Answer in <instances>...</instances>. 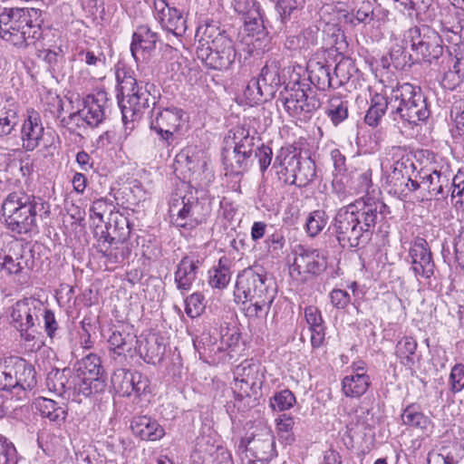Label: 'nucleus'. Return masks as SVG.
Listing matches in <instances>:
<instances>
[{
    "mask_svg": "<svg viewBox=\"0 0 464 464\" xmlns=\"http://www.w3.org/2000/svg\"><path fill=\"white\" fill-rule=\"evenodd\" d=\"M326 266V259L319 250L301 248L290 266V274L292 276H295V273L298 276H318L325 270Z\"/></svg>",
    "mask_w": 464,
    "mask_h": 464,
    "instance_id": "2eb2a0df",
    "label": "nucleus"
},
{
    "mask_svg": "<svg viewBox=\"0 0 464 464\" xmlns=\"http://www.w3.org/2000/svg\"><path fill=\"white\" fill-rule=\"evenodd\" d=\"M234 10L242 16L246 30L251 34H260L266 30L265 20L256 0H233Z\"/></svg>",
    "mask_w": 464,
    "mask_h": 464,
    "instance_id": "f3484780",
    "label": "nucleus"
},
{
    "mask_svg": "<svg viewBox=\"0 0 464 464\" xmlns=\"http://www.w3.org/2000/svg\"><path fill=\"white\" fill-rule=\"evenodd\" d=\"M304 318L311 333V345L314 349L321 347L325 339V325L321 311L314 305L304 308Z\"/></svg>",
    "mask_w": 464,
    "mask_h": 464,
    "instance_id": "c85d7f7f",
    "label": "nucleus"
},
{
    "mask_svg": "<svg viewBox=\"0 0 464 464\" xmlns=\"http://www.w3.org/2000/svg\"><path fill=\"white\" fill-rule=\"evenodd\" d=\"M117 79L122 95V99L119 100V106L124 123L139 119L145 109L150 104H156V87L153 83L138 82L125 72L122 78L118 72Z\"/></svg>",
    "mask_w": 464,
    "mask_h": 464,
    "instance_id": "20e7f679",
    "label": "nucleus"
},
{
    "mask_svg": "<svg viewBox=\"0 0 464 464\" xmlns=\"http://www.w3.org/2000/svg\"><path fill=\"white\" fill-rule=\"evenodd\" d=\"M258 80L264 90V101L273 98L281 85L278 62L274 60L266 63L261 70Z\"/></svg>",
    "mask_w": 464,
    "mask_h": 464,
    "instance_id": "2f4dec72",
    "label": "nucleus"
},
{
    "mask_svg": "<svg viewBox=\"0 0 464 464\" xmlns=\"http://www.w3.org/2000/svg\"><path fill=\"white\" fill-rule=\"evenodd\" d=\"M135 338L136 336L130 333L114 331L109 337L108 343L114 353L121 355L131 351Z\"/></svg>",
    "mask_w": 464,
    "mask_h": 464,
    "instance_id": "4d7b16f0",
    "label": "nucleus"
},
{
    "mask_svg": "<svg viewBox=\"0 0 464 464\" xmlns=\"http://www.w3.org/2000/svg\"><path fill=\"white\" fill-rule=\"evenodd\" d=\"M69 374L70 372L65 369L50 372L46 378L48 390L58 396L70 400L69 395L72 392L70 391L71 375Z\"/></svg>",
    "mask_w": 464,
    "mask_h": 464,
    "instance_id": "37998d69",
    "label": "nucleus"
},
{
    "mask_svg": "<svg viewBox=\"0 0 464 464\" xmlns=\"http://www.w3.org/2000/svg\"><path fill=\"white\" fill-rule=\"evenodd\" d=\"M70 388L72 393L69 398L73 401L82 402L84 398L102 392L106 388V382L105 379H89L73 373L71 375Z\"/></svg>",
    "mask_w": 464,
    "mask_h": 464,
    "instance_id": "412c9836",
    "label": "nucleus"
},
{
    "mask_svg": "<svg viewBox=\"0 0 464 464\" xmlns=\"http://www.w3.org/2000/svg\"><path fill=\"white\" fill-rule=\"evenodd\" d=\"M44 304L34 298L17 301L11 313L12 323L17 331L31 330L40 324Z\"/></svg>",
    "mask_w": 464,
    "mask_h": 464,
    "instance_id": "ddd939ff",
    "label": "nucleus"
},
{
    "mask_svg": "<svg viewBox=\"0 0 464 464\" xmlns=\"http://www.w3.org/2000/svg\"><path fill=\"white\" fill-rule=\"evenodd\" d=\"M14 395L22 399L36 387V372L34 367L23 358L14 357Z\"/></svg>",
    "mask_w": 464,
    "mask_h": 464,
    "instance_id": "6ab92c4d",
    "label": "nucleus"
},
{
    "mask_svg": "<svg viewBox=\"0 0 464 464\" xmlns=\"http://www.w3.org/2000/svg\"><path fill=\"white\" fill-rule=\"evenodd\" d=\"M239 453H245L248 464L270 460L276 455L275 437L266 426H260L250 435L242 438L237 445Z\"/></svg>",
    "mask_w": 464,
    "mask_h": 464,
    "instance_id": "9b49d317",
    "label": "nucleus"
},
{
    "mask_svg": "<svg viewBox=\"0 0 464 464\" xmlns=\"http://www.w3.org/2000/svg\"><path fill=\"white\" fill-rule=\"evenodd\" d=\"M130 428L133 434L143 440L155 441L165 435V430L160 423L146 415L133 418Z\"/></svg>",
    "mask_w": 464,
    "mask_h": 464,
    "instance_id": "cd10ccee",
    "label": "nucleus"
},
{
    "mask_svg": "<svg viewBox=\"0 0 464 464\" xmlns=\"http://www.w3.org/2000/svg\"><path fill=\"white\" fill-rule=\"evenodd\" d=\"M295 403L294 393L285 389L276 392L270 400V406L274 411H284L289 410Z\"/></svg>",
    "mask_w": 464,
    "mask_h": 464,
    "instance_id": "69168bd1",
    "label": "nucleus"
},
{
    "mask_svg": "<svg viewBox=\"0 0 464 464\" xmlns=\"http://www.w3.org/2000/svg\"><path fill=\"white\" fill-rule=\"evenodd\" d=\"M373 4L370 1H362L361 5L355 10V13L341 14L339 19L352 25L357 24H368L374 19Z\"/></svg>",
    "mask_w": 464,
    "mask_h": 464,
    "instance_id": "49530a36",
    "label": "nucleus"
},
{
    "mask_svg": "<svg viewBox=\"0 0 464 464\" xmlns=\"http://www.w3.org/2000/svg\"><path fill=\"white\" fill-rule=\"evenodd\" d=\"M276 102H280L291 117L303 121H309L322 104L317 95L304 92L299 83H295L290 90L285 88V92H281Z\"/></svg>",
    "mask_w": 464,
    "mask_h": 464,
    "instance_id": "9d476101",
    "label": "nucleus"
},
{
    "mask_svg": "<svg viewBox=\"0 0 464 464\" xmlns=\"http://www.w3.org/2000/svg\"><path fill=\"white\" fill-rule=\"evenodd\" d=\"M328 223V216L324 210L317 209L311 212L305 223L307 234L314 237L319 235Z\"/></svg>",
    "mask_w": 464,
    "mask_h": 464,
    "instance_id": "e2e57ef3",
    "label": "nucleus"
},
{
    "mask_svg": "<svg viewBox=\"0 0 464 464\" xmlns=\"http://www.w3.org/2000/svg\"><path fill=\"white\" fill-rule=\"evenodd\" d=\"M39 33V26L37 24H30L25 27L23 25L16 27L13 26L5 34L2 30L0 31V37L7 42H10L15 46L23 47L29 44L28 40L36 38Z\"/></svg>",
    "mask_w": 464,
    "mask_h": 464,
    "instance_id": "4c0bfd02",
    "label": "nucleus"
},
{
    "mask_svg": "<svg viewBox=\"0 0 464 464\" xmlns=\"http://www.w3.org/2000/svg\"><path fill=\"white\" fill-rule=\"evenodd\" d=\"M9 249L11 250L15 262L18 266L16 270L20 271V274L24 270L30 271L34 266V259L33 251L27 249L21 242L14 241L10 244Z\"/></svg>",
    "mask_w": 464,
    "mask_h": 464,
    "instance_id": "3c124183",
    "label": "nucleus"
},
{
    "mask_svg": "<svg viewBox=\"0 0 464 464\" xmlns=\"http://www.w3.org/2000/svg\"><path fill=\"white\" fill-rule=\"evenodd\" d=\"M359 70L356 68L354 62L351 58L343 57L334 67L333 74L334 89L343 86L350 82H353Z\"/></svg>",
    "mask_w": 464,
    "mask_h": 464,
    "instance_id": "a19ab883",
    "label": "nucleus"
},
{
    "mask_svg": "<svg viewBox=\"0 0 464 464\" xmlns=\"http://www.w3.org/2000/svg\"><path fill=\"white\" fill-rule=\"evenodd\" d=\"M414 164L410 159H401L393 162L387 176L390 192L399 198H405L409 194L408 182L411 181V173L413 172Z\"/></svg>",
    "mask_w": 464,
    "mask_h": 464,
    "instance_id": "dca6fc26",
    "label": "nucleus"
},
{
    "mask_svg": "<svg viewBox=\"0 0 464 464\" xmlns=\"http://www.w3.org/2000/svg\"><path fill=\"white\" fill-rule=\"evenodd\" d=\"M132 381L130 382L129 390L130 396L134 395L135 397H140L143 394L150 392V381L147 376L143 375L141 372L133 371L131 375Z\"/></svg>",
    "mask_w": 464,
    "mask_h": 464,
    "instance_id": "338daca9",
    "label": "nucleus"
},
{
    "mask_svg": "<svg viewBox=\"0 0 464 464\" xmlns=\"http://www.w3.org/2000/svg\"><path fill=\"white\" fill-rule=\"evenodd\" d=\"M133 371L126 370L123 368L117 369L114 371L111 377V382L115 392L121 396L130 397L129 390L130 382L132 381L131 375Z\"/></svg>",
    "mask_w": 464,
    "mask_h": 464,
    "instance_id": "052dcab7",
    "label": "nucleus"
},
{
    "mask_svg": "<svg viewBox=\"0 0 464 464\" xmlns=\"http://www.w3.org/2000/svg\"><path fill=\"white\" fill-rule=\"evenodd\" d=\"M234 378L251 382L255 392L261 390L265 382V375L258 362L252 361H244L237 366L234 372Z\"/></svg>",
    "mask_w": 464,
    "mask_h": 464,
    "instance_id": "f704fd0d",
    "label": "nucleus"
},
{
    "mask_svg": "<svg viewBox=\"0 0 464 464\" xmlns=\"http://www.w3.org/2000/svg\"><path fill=\"white\" fill-rule=\"evenodd\" d=\"M14 395L22 399L36 387V372L34 367L23 358L14 357Z\"/></svg>",
    "mask_w": 464,
    "mask_h": 464,
    "instance_id": "a211bd4d",
    "label": "nucleus"
},
{
    "mask_svg": "<svg viewBox=\"0 0 464 464\" xmlns=\"http://www.w3.org/2000/svg\"><path fill=\"white\" fill-rule=\"evenodd\" d=\"M395 96L392 104V117L403 126L417 125L430 114L427 98L419 86L405 82L394 87Z\"/></svg>",
    "mask_w": 464,
    "mask_h": 464,
    "instance_id": "423d86ee",
    "label": "nucleus"
},
{
    "mask_svg": "<svg viewBox=\"0 0 464 464\" xmlns=\"http://www.w3.org/2000/svg\"><path fill=\"white\" fill-rule=\"evenodd\" d=\"M161 27L176 38L181 37L187 30V21L182 13L175 7L167 8V14L160 16Z\"/></svg>",
    "mask_w": 464,
    "mask_h": 464,
    "instance_id": "e433bc0d",
    "label": "nucleus"
},
{
    "mask_svg": "<svg viewBox=\"0 0 464 464\" xmlns=\"http://www.w3.org/2000/svg\"><path fill=\"white\" fill-rule=\"evenodd\" d=\"M32 14H35L36 12L26 8H5L0 14V31L5 34L13 26L19 28L33 24Z\"/></svg>",
    "mask_w": 464,
    "mask_h": 464,
    "instance_id": "7c9ffc66",
    "label": "nucleus"
},
{
    "mask_svg": "<svg viewBox=\"0 0 464 464\" xmlns=\"http://www.w3.org/2000/svg\"><path fill=\"white\" fill-rule=\"evenodd\" d=\"M390 59L392 66L397 70H404L410 67L414 61V55L406 52L403 44H395L390 51Z\"/></svg>",
    "mask_w": 464,
    "mask_h": 464,
    "instance_id": "680f3d73",
    "label": "nucleus"
},
{
    "mask_svg": "<svg viewBox=\"0 0 464 464\" xmlns=\"http://www.w3.org/2000/svg\"><path fill=\"white\" fill-rule=\"evenodd\" d=\"M401 420L405 425L422 430L430 425V420L419 411L414 405H410L404 410L401 414Z\"/></svg>",
    "mask_w": 464,
    "mask_h": 464,
    "instance_id": "bf43d9fd",
    "label": "nucleus"
},
{
    "mask_svg": "<svg viewBox=\"0 0 464 464\" xmlns=\"http://www.w3.org/2000/svg\"><path fill=\"white\" fill-rule=\"evenodd\" d=\"M9 249L11 250L15 262L18 266L16 270L20 271V274L24 270L30 271L34 266V259L33 251L27 249L21 242L14 241L10 244Z\"/></svg>",
    "mask_w": 464,
    "mask_h": 464,
    "instance_id": "603ef678",
    "label": "nucleus"
},
{
    "mask_svg": "<svg viewBox=\"0 0 464 464\" xmlns=\"http://www.w3.org/2000/svg\"><path fill=\"white\" fill-rule=\"evenodd\" d=\"M201 34L197 57L209 69L227 70L234 63L237 56L232 39L225 30L220 29L215 22L208 23L198 28L197 34Z\"/></svg>",
    "mask_w": 464,
    "mask_h": 464,
    "instance_id": "7ed1b4c3",
    "label": "nucleus"
},
{
    "mask_svg": "<svg viewBox=\"0 0 464 464\" xmlns=\"http://www.w3.org/2000/svg\"><path fill=\"white\" fill-rule=\"evenodd\" d=\"M295 173V175L293 176L289 185L304 188L311 183L315 177V164L310 159L302 160L301 158Z\"/></svg>",
    "mask_w": 464,
    "mask_h": 464,
    "instance_id": "8fccbe9b",
    "label": "nucleus"
},
{
    "mask_svg": "<svg viewBox=\"0 0 464 464\" xmlns=\"http://www.w3.org/2000/svg\"><path fill=\"white\" fill-rule=\"evenodd\" d=\"M423 190H427L431 197L438 199L445 198L450 191V179L441 171L433 170L431 173L420 176Z\"/></svg>",
    "mask_w": 464,
    "mask_h": 464,
    "instance_id": "473e14b6",
    "label": "nucleus"
},
{
    "mask_svg": "<svg viewBox=\"0 0 464 464\" xmlns=\"http://www.w3.org/2000/svg\"><path fill=\"white\" fill-rule=\"evenodd\" d=\"M184 111L176 107L165 108L157 112L153 111L150 129L155 130L168 145L173 140V134L184 121Z\"/></svg>",
    "mask_w": 464,
    "mask_h": 464,
    "instance_id": "4468645a",
    "label": "nucleus"
},
{
    "mask_svg": "<svg viewBox=\"0 0 464 464\" xmlns=\"http://www.w3.org/2000/svg\"><path fill=\"white\" fill-rule=\"evenodd\" d=\"M300 154L293 147H282L276 156L273 167L277 169V175L280 180L285 184H290L295 171L297 169Z\"/></svg>",
    "mask_w": 464,
    "mask_h": 464,
    "instance_id": "5701e85b",
    "label": "nucleus"
},
{
    "mask_svg": "<svg viewBox=\"0 0 464 464\" xmlns=\"http://www.w3.org/2000/svg\"><path fill=\"white\" fill-rule=\"evenodd\" d=\"M222 155L227 175L239 176L248 169L251 161L235 149H224Z\"/></svg>",
    "mask_w": 464,
    "mask_h": 464,
    "instance_id": "79ce46f5",
    "label": "nucleus"
},
{
    "mask_svg": "<svg viewBox=\"0 0 464 464\" xmlns=\"http://www.w3.org/2000/svg\"><path fill=\"white\" fill-rule=\"evenodd\" d=\"M411 270L414 276L419 280L422 278L426 281L429 287H431L432 278H435L437 271L433 259V254L427 240L417 237L411 243L408 252Z\"/></svg>",
    "mask_w": 464,
    "mask_h": 464,
    "instance_id": "f8f14e48",
    "label": "nucleus"
},
{
    "mask_svg": "<svg viewBox=\"0 0 464 464\" xmlns=\"http://www.w3.org/2000/svg\"><path fill=\"white\" fill-rule=\"evenodd\" d=\"M188 186L181 184L172 195L169 202L170 212H177L175 224L188 230L193 229L206 221L210 214L209 206L200 201L192 191H187Z\"/></svg>",
    "mask_w": 464,
    "mask_h": 464,
    "instance_id": "0eeeda50",
    "label": "nucleus"
},
{
    "mask_svg": "<svg viewBox=\"0 0 464 464\" xmlns=\"http://www.w3.org/2000/svg\"><path fill=\"white\" fill-rule=\"evenodd\" d=\"M404 37L411 44L416 63H431L443 54L441 36L430 26H412L406 31Z\"/></svg>",
    "mask_w": 464,
    "mask_h": 464,
    "instance_id": "1a4fd4ad",
    "label": "nucleus"
},
{
    "mask_svg": "<svg viewBox=\"0 0 464 464\" xmlns=\"http://www.w3.org/2000/svg\"><path fill=\"white\" fill-rule=\"evenodd\" d=\"M417 347V341L413 337L404 336L398 341L395 354L404 366L411 368L415 364L414 355Z\"/></svg>",
    "mask_w": 464,
    "mask_h": 464,
    "instance_id": "de8ad7c7",
    "label": "nucleus"
},
{
    "mask_svg": "<svg viewBox=\"0 0 464 464\" xmlns=\"http://www.w3.org/2000/svg\"><path fill=\"white\" fill-rule=\"evenodd\" d=\"M325 113L333 124L337 126L348 118V102L338 96L332 97L328 101Z\"/></svg>",
    "mask_w": 464,
    "mask_h": 464,
    "instance_id": "6e6d98bb",
    "label": "nucleus"
},
{
    "mask_svg": "<svg viewBox=\"0 0 464 464\" xmlns=\"http://www.w3.org/2000/svg\"><path fill=\"white\" fill-rule=\"evenodd\" d=\"M395 96L394 88H392L390 93L375 92L371 97V104L365 114L364 121L371 127H376L380 124L382 118L388 111L392 115V104Z\"/></svg>",
    "mask_w": 464,
    "mask_h": 464,
    "instance_id": "393cba45",
    "label": "nucleus"
},
{
    "mask_svg": "<svg viewBox=\"0 0 464 464\" xmlns=\"http://www.w3.org/2000/svg\"><path fill=\"white\" fill-rule=\"evenodd\" d=\"M369 386L370 377L365 372L346 375L342 381V390L347 397H361L367 392Z\"/></svg>",
    "mask_w": 464,
    "mask_h": 464,
    "instance_id": "c9c22d12",
    "label": "nucleus"
},
{
    "mask_svg": "<svg viewBox=\"0 0 464 464\" xmlns=\"http://www.w3.org/2000/svg\"><path fill=\"white\" fill-rule=\"evenodd\" d=\"M47 203L40 197L24 191L7 195L2 204L5 223L13 233L23 235L37 227L36 217L42 212L48 213Z\"/></svg>",
    "mask_w": 464,
    "mask_h": 464,
    "instance_id": "f03ea898",
    "label": "nucleus"
},
{
    "mask_svg": "<svg viewBox=\"0 0 464 464\" xmlns=\"http://www.w3.org/2000/svg\"><path fill=\"white\" fill-rule=\"evenodd\" d=\"M255 140V132L251 134L249 129L245 127H237L234 129L233 132V149L241 152L245 157L252 161L253 153L256 150Z\"/></svg>",
    "mask_w": 464,
    "mask_h": 464,
    "instance_id": "c03bdc74",
    "label": "nucleus"
},
{
    "mask_svg": "<svg viewBox=\"0 0 464 464\" xmlns=\"http://www.w3.org/2000/svg\"><path fill=\"white\" fill-rule=\"evenodd\" d=\"M388 206L372 198H362L339 208L333 220V235L342 248L365 246L376 225L382 222Z\"/></svg>",
    "mask_w": 464,
    "mask_h": 464,
    "instance_id": "f257e3e1",
    "label": "nucleus"
},
{
    "mask_svg": "<svg viewBox=\"0 0 464 464\" xmlns=\"http://www.w3.org/2000/svg\"><path fill=\"white\" fill-rule=\"evenodd\" d=\"M395 96L392 104V117L403 126L417 125L430 114L427 98L419 86L405 82L394 87Z\"/></svg>",
    "mask_w": 464,
    "mask_h": 464,
    "instance_id": "39448f33",
    "label": "nucleus"
},
{
    "mask_svg": "<svg viewBox=\"0 0 464 464\" xmlns=\"http://www.w3.org/2000/svg\"><path fill=\"white\" fill-rule=\"evenodd\" d=\"M200 261L189 256H185L177 266L174 281L181 292L189 291L197 278Z\"/></svg>",
    "mask_w": 464,
    "mask_h": 464,
    "instance_id": "a878e982",
    "label": "nucleus"
},
{
    "mask_svg": "<svg viewBox=\"0 0 464 464\" xmlns=\"http://www.w3.org/2000/svg\"><path fill=\"white\" fill-rule=\"evenodd\" d=\"M275 298L276 296H268L260 299H248L246 304H243L245 315L250 319L266 317Z\"/></svg>",
    "mask_w": 464,
    "mask_h": 464,
    "instance_id": "5fc2aeb1",
    "label": "nucleus"
},
{
    "mask_svg": "<svg viewBox=\"0 0 464 464\" xmlns=\"http://www.w3.org/2000/svg\"><path fill=\"white\" fill-rule=\"evenodd\" d=\"M158 34L147 25H140L132 35L130 51L136 61L149 58L150 53L155 49L158 42Z\"/></svg>",
    "mask_w": 464,
    "mask_h": 464,
    "instance_id": "4be33fe9",
    "label": "nucleus"
},
{
    "mask_svg": "<svg viewBox=\"0 0 464 464\" xmlns=\"http://www.w3.org/2000/svg\"><path fill=\"white\" fill-rule=\"evenodd\" d=\"M250 383L251 382H246L243 380L234 378V384L232 387L235 398L234 405L238 409V411H245L259 403L261 390L255 392Z\"/></svg>",
    "mask_w": 464,
    "mask_h": 464,
    "instance_id": "bb28decb",
    "label": "nucleus"
},
{
    "mask_svg": "<svg viewBox=\"0 0 464 464\" xmlns=\"http://www.w3.org/2000/svg\"><path fill=\"white\" fill-rule=\"evenodd\" d=\"M35 406L43 418H46L57 425L62 424L66 419L67 411L53 400L39 398Z\"/></svg>",
    "mask_w": 464,
    "mask_h": 464,
    "instance_id": "a18cd8bd",
    "label": "nucleus"
},
{
    "mask_svg": "<svg viewBox=\"0 0 464 464\" xmlns=\"http://www.w3.org/2000/svg\"><path fill=\"white\" fill-rule=\"evenodd\" d=\"M44 128L39 113L35 111H29L21 129L23 149L26 151H33L40 146L44 140Z\"/></svg>",
    "mask_w": 464,
    "mask_h": 464,
    "instance_id": "aec40b11",
    "label": "nucleus"
},
{
    "mask_svg": "<svg viewBox=\"0 0 464 464\" xmlns=\"http://www.w3.org/2000/svg\"><path fill=\"white\" fill-rule=\"evenodd\" d=\"M306 0H278L276 5V10L279 15L280 26L278 29L281 31L286 28L291 17L298 11H301Z\"/></svg>",
    "mask_w": 464,
    "mask_h": 464,
    "instance_id": "09e8293b",
    "label": "nucleus"
},
{
    "mask_svg": "<svg viewBox=\"0 0 464 464\" xmlns=\"http://www.w3.org/2000/svg\"><path fill=\"white\" fill-rule=\"evenodd\" d=\"M75 374L88 377L89 379H105L104 370L100 357L90 353L78 361L74 365Z\"/></svg>",
    "mask_w": 464,
    "mask_h": 464,
    "instance_id": "58836bf2",
    "label": "nucleus"
},
{
    "mask_svg": "<svg viewBox=\"0 0 464 464\" xmlns=\"http://www.w3.org/2000/svg\"><path fill=\"white\" fill-rule=\"evenodd\" d=\"M276 295V287L260 267L242 270L237 276L234 297L237 304H246L248 299H260Z\"/></svg>",
    "mask_w": 464,
    "mask_h": 464,
    "instance_id": "6e6552de",
    "label": "nucleus"
},
{
    "mask_svg": "<svg viewBox=\"0 0 464 464\" xmlns=\"http://www.w3.org/2000/svg\"><path fill=\"white\" fill-rule=\"evenodd\" d=\"M330 66L323 62L310 60L307 63L308 80L320 91L334 88Z\"/></svg>",
    "mask_w": 464,
    "mask_h": 464,
    "instance_id": "72a5a7b5",
    "label": "nucleus"
},
{
    "mask_svg": "<svg viewBox=\"0 0 464 464\" xmlns=\"http://www.w3.org/2000/svg\"><path fill=\"white\" fill-rule=\"evenodd\" d=\"M104 246V244L101 245L100 253L106 258V262L111 265L122 263L130 255L129 247L123 246V243H121V246L117 244L108 247Z\"/></svg>",
    "mask_w": 464,
    "mask_h": 464,
    "instance_id": "0e129e2a",
    "label": "nucleus"
},
{
    "mask_svg": "<svg viewBox=\"0 0 464 464\" xmlns=\"http://www.w3.org/2000/svg\"><path fill=\"white\" fill-rule=\"evenodd\" d=\"M17 451L14 444L0 435V464H17Z\"/></svg>",
    "mask_w": 464,
    "mask_h": 464,
    "instance_id": "774afa93",
    "label": "nucleus"
},
{
    "mask_svg": "<svg viewBox=\"0 0 464 464\" xmlns=\"http://www.w3.org/2000/svg\"><path fill=\"white\" fill-rule=\"evenodd\" d=\"M14 357L10 356L0 361V390L12 394H14V371H15Z\"/></svg>",
    "mask_w": 464,
    "mask_h": 464,
    "instance_id": "13d9d810",
    "label": "nucleus"
},
{
    "mask_svg": "<svg viewBox=\"0 0 464 464\" xmlns=\"http://www.w3.org/2000/svg\"><path fill=\"white\" fill-rule=\"evenodd\" d=\"M137 349L140 356L147 363L156 364L160 362L165 353V345L162 339L155 334L144 339L136 340Z\"/></svg>",
    "mask_w": 464,
    "mask_h": 464,
    "instance_id": "c756f323",
    "label": "nucleus"
},
{
    "mask_svg": "<svg viewBox=\"0 0 464 464\" xmlns=\"http://www.w3.org/2000/svg\"><path fill=\"white\" fill-rule=\"evenodd\" d=\"M228 263V259L223 256L218 260V266L209 270L208 283L212 287L223 289L228 285L231 276Z\"/></svg>",
    "mask_w": 464,
    "mask_h": 464,
    "instance_id": "864d4df0",
    "label": "nucleus"
},
{
    "mask_svg": "<svg viewBox=\"0 0 464 464\" xmlns=\"http://www.w3.org/2000/svg\"><path fill=\"white\" fill-rule=\"evenodd\" d=\"M108 99L106 92H99L96 94L87 95L82 100V115L87 119L90 127L98 126L105 118Z\"/></svg>",
    "mask_w": 464,
    "mask_h": 464,
    "instance_id": "b1692460",
    "label": "nucleus"
},
{
    "mask_svg": "<svg viewBox=\"0 0 464 464\" xmlns=\"http://www.w3.org/2000/svg\"><path fill=\"white\" fill-rule=\"evenodd\" d=\"M18 122V105L12 98H8L0 108V136L10 135Z\"/></svg>",
    "mask_w": 464,
    "mask_h": 464,
    "instance_id": "ea45409f",
    "label": "nucleus"
}]
</instances>
